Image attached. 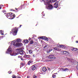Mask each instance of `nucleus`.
Instances as JSON below:
<instances>
[{"label": "nucleus", "mask_w": 78, "mask_h": 78, "mask_svg": "<svg viewBox=\"0 0 78 78\" xmlns=\"http://www.w3.org/2000/svg\"><path fill=\"white\" fill-rule=\"evenodd\" d=\"M56 1H57V0H52V2H53L54 3L56 2Z\"/></svg>", "instance_id": "32"}, {"label": "nucleus", "mask_w": 78, "mask_h": 78, "mask_svg": "<svg viewBox=\"0 0 78 78\" xmlns=\"http://www.w3.org/2000/svg\"><path fill=\"white\" fill-rule=\"evenodd\" d=\"M65 46H64V45H59V47L60 48H63L64 47H65Z\"/></svg>", "instance_id": "26"}, {"label": "nucleus", "mask_w": 78, "mask_h": 78, "mask_svg": "<svg viewBox=\"0 0 78 78\" xmlns=\"http://www.w3.org/2000/svg\"><path fill=\"white\" fill-rule=\"evenodd\" d=\"M16 46L18 47H20L22 46V44L17 43L16 44Z\"/></svg>", "instance_id": "12"}, {"label": "nucleus", "mask_w": 78, "mask_h": 78, "mask_svg": "<svg viewBox=\"0 0 78 78\" xmlns=\"http://www.w3.org/2000/svg\"><path fill=\"white\" fill-rule=\"evenodd\" d=\"M47 70V69H46L45 67H44L42 69V70L43 72H46Z\"/></svg>", "instance_id": "15"}, {"label": "nucleus", "mask_w": 78, "mask_h": 78, "mask_svg": "<svg viewBox=\"0 0 78 78\" xmlns=\"http://www.w3.org/2000/svg\"><path fill=\"white\" fill-rule=\"evenodd\" d=\"M46 8L48 9H52L53 8V6L51 4H49L46 6Z\"/></svg>", "instance_id": "3"}, {"label": "nucleus", "mask_w": 78, "mask_h": 78, "mask_svg": "<svg viewBox=\"0 0 78 78\" xmlns=\"http://www.w3.org/2000/svg\"><path fill=\"white\" fill-rule=\"evenodd\" d=\"M48 45H46L44 46V49H47V48H48Z\"/></svg>", "instance_id": "18"}, {"label": "nucleus", "mask_w": 78, "mask_h": 78, "mask_svg": "<svg viewBox=\"0 0 78 78\" xmlns=\"http://www.w3.org/2000/svg\"><path fill=\"white\" fill-rule=\"evenodd\" d=\"M27 78H30V76H27Z\"/></svg>", "instance_id": "44"}, {"label": "nucleus", "mask_w": 78, "mask_h": 78, "mask_svg": "<svg viewBox=\"0 0 78 78\" xmlns=\"http://www.w3.org/2000/svg\"><path fill=\"white\" fill-rule=\"evenodd\" d=\"M0 38H1V37H0Z\"/></svg>", "instance_id": "60"}, {"label": "nucleus", "mask_w": 78, "mask_h": 78, "mask_svg": "<svg viewBox=\"0 0 78 78\" xmlns=\"http://www.w3.org/2000/svg\"><path fill=\"white\" fill-rule=\"evenodd\" d=\"M20 56H18V58H20Z\"/></svg>", "instance_id": "50"}, {"label": "nucleus", "mask_w": 78, "mask_h": 78, "mask_svg": "<svg viewBox=\"0 0 78 78\" xmlns=\"http://www.w3.org/2000/svg\"><path fill=\"white\" fill-rule=\"evenodd\" d=\"M22 65H23V66L24 64L23 63H22Z\"/></svg>", "instance_id": "47"}, {"label": "nucleus", "mask_w": 78, "mask_h": 78, "mask_svg": "<svg viewBox=\"0 0 78 78\" xmlns=\"http://www.w3.org/2000/svg\"><path fill=\"white\" fill-rule=\"evenodd\" d=\"M16 42H21V40L20 39H17Z\"/></svg>", "instance_id": "17"}, {"label": "nucleus", "mask_w": 78, "mask_h": 78, "mask_svg": "<svg viewBox=\"0 0 78 78\" xmlns=\"http://www.w3.org/2000/svg\"><path fill=\"white\" fill-rule=\"evenodd\" d=\"M31 38L29 37V41H31Z\"/></svg>", "instance_id": "43"}, {"label": "nucleus", "mask_w": 78, "mask_h": 78, "mask_svg": "<svg viewBox=\"0 0 78 78\" xmlns=\"http://www.w3.org/2000/svg\"><path fill=\"white\" fill-rule=\"evenodd\" d=\"M21 26H22V25H20V26L19 27H18V28H20V27H21Z\"/></svg>", "instance_id": "37"}, {"label": "nucleus", "mask_w": 78, "mask_h": 78, "mask_svg": "<svg viewBox=\"0 0 78 78\" xmlns=\"http://www.w3.org/2000/svg\"><path fill=\"white\" fill-rule=\"evenodd\" d=\"M24 58H31V55H27L25 54L23 56Z\"/></svg>", "instance_id": "10"}, {"label": "nucleus", "mask_w": 78, "mask_h": 78, "mask_svg": "<svg viewBox=\"0 0 78 78\" xmlns=\"http://www.w3.org/2000/svg\"><path fill=\"white\" fill-rule=\"evenodd\" d=\"M28 51L30 53V54H32L33 52L32 51V50H29Z\"/></svg>", "instance_id": "24"}, {"label": "nucleus", "mask_w": 78, "mask_h": 78, "mask_svg": "<svg viewBox=\"0 0 78 78\" xmlns=\"http://www.w3.org/2000/svg\"><path fill=\"white\" fill-rule=\"evenodd\" d=\"M10 11H15V10H13V9H11Z\"/></svg>", "instance_id": "42"}, {"label": "nucleus", "mask_w": 78, "mask_h": 78, "mask_svg": "<svg viewBox=\"0 0 78 78\" xmlns=\"http://www.w3.org/2000/svg\"><path fill=\"white\" fill-rule=\"evenodd\" d=\"M52 50H53V49H49L48 51H47V53H50V52L51 51H52Z\"/></svg>", "instance_id": "21"}, {"label": "nucleus", "mask_w": 78, "mask_h": 78, "mask_svg": "<svg viewBox=\"0 0 78 78\" xmlns=\"http://www.w3.org/2000/svg\"><path fill=\"white\" fill-rule=\"evenodd\" d=\"M33 56H34V55H33Z\"/></svg>", "instance_id": "58"}, {"label": "nucleus", "mask_w": 78, "mask_h": 78, "mask_svg": "<svg viewBox=\"0 0 78 78\" xmlns=\"http://www.w3.org/2000/svg\"><path fill=\"white\" fill-rule=\"evenodd\" d=\"M72 50L73 51H78V49L76 48H73V49H72Z\"/></svg>", "instance_id": "14"}, {"label": "nucleus", "mask_w": 78, "mask_h": 78, "mask_svg": "<svg viewBox=\"0 0 78 78\" xmlns=\"http://www.w3.org/2000/svg\"><path fill=\"white\" fill-rule=\"evenodd\" d=\"M12 49L11 48H9L6 51V53H11L12 52Z\"/></svg>", "instance_id": "5"}, {"label": "nucleus", "mask_w": 78, "mask_h": 78, "mask_svg": "<svg viewBox=\"0 0 78 78\" xmlns=\"http://www.w3.org/2000/svg\"><path fill=\"white\" fill-rule=\"evenodd\" d=\"M76 43H78V41H76Z\"/></svg>", "instance_id": "46"}, {"label": "nucleus", "mask_w": 78, "mask_h": 78, "mask_svg": "<svg viewBox=\"0 0 78 78\" xmlns=\"http://www.w3.org/2000/svg\"><path fill=\"white\" fill-rule=\"evenodd\" d=\"M15 15V14L9 12L7 14L6 16L9 19H13L16 17V16Z\"/></svg>", "instance_id": "1"}, {"label": "nucleus", "mask_w": 78, "mask_h": 78, "mask_svg": "<svg viewBox=\"0 0 78 78\" xmlns=\"http://www.w3.org/2000/svg\"><path fill=\"white\" fill-rule=\"evenodd\" d=\"M30 44H34V41H33L31 40L30 42Z\"/></svg>", "instance_id": "25"}, {"label": "nucleus", "mask_w": 78, "mask_h": 78, "mask_svg": "<svg viewBox=\"0 0 78 78\" xmlns=\"http://www.w3.org/2000/svg\"><path fill=\"white\" fill-rule=\"evenodd\" d=\"M58 53H55V56H58Z\"/></svg>", "instance_id": "33"}, {"label": "nucleus", "mask_w": 78, "mask_h": 78, "mask_svg": "<svg viewBox=\"0 0 78 78\" xmlns=\"http://www.w3.org/2000/svg\"><path fill=\"white\" fill-rule=\"evenodd\" d=\"M58 4H59V2L58 1H57L54 4V5H58Z\"/></svg>", "instance_id": "20"}, {"label": "nucleus", "mask_w": 78, "mask_h": 78, "mask_svg": "<svg viewBox=\"0 0 78 78\" xmlns=\"http://www.w3.org/2000/svg\"><path fill=\"white\" fill-rule=\"evenodd\" d=\"M76 69L78 70V64L77 65V66L76 67Z\"/></svg>", "instance_id": "38"}, {"label": "nucleus", "mask_w": 78, "mask_h": 78, "mask_svg": "<svg viewBox=\"0 0 78 78\" xmlns=\"http://www.w3.org/2000/svg\"><path fill=\"white\" fill-rule=\"evenodd\" d=\"M14 29H13L12 30V31L11 32H10V33H12L13 32V31H14Z\"/></svg>", "instance_id": "34"}, {"label": "nucleus", "mask_w": 78, "mask_h": 78, "mask_svg": "<svg viewBox=\"0 0 78 78\" xmlns=\"http://www.w3.org/2000/svg\"><path fill=\"white\" fill-rule=\"evenodd\" d=\"M62 78H66L65 77H62Z\"/></svg>", "instance_id": "55"}, {"label": "nucleus", "mask_w": 78, "mask_h": 78, "mask_svg": "<svg viewBox=\"0 0 78 78\" xmlns=\"http://www.w3.org/2000/svg\"><path fill=\"white\" fill-rule=\"evenodd\" d=\"M16 50L18 53H20V55H23V51L21 48H18L16 49Z\"/></svg>", "instance_id": "2"}, {"label": "nucleus", "mask_w": 78, "mask_h": 78, "mask_svg": "<svg viewBox=\"0 0 78 78\" xmlns=\"http://www.w3.org/2000/svg\"><path fill=\"white\" fill-rule=\"evenodd\" d=\"M12 78H16V76H12Z\"/></svg>", "instance_id": "30"}, {"label": "nucleus", "mask_w": 78, "mask_h": 78, "mask_svg": "<svg viewBox=\"0 0 78 78\" xmlns=\"http://www.w3.org/2000/svg\"><path fill=\"white\" fill-rule=\"evenodd\" d=\"M12 45H13L14 46H15V45L16 46V42H13L12 43Z\"/></svg>", "instance_id": "22"}, {"label": "nucleus", "mask_w": 78, "mask_h": 78, "mask_svg": "<svg viewBox=\"0 0 78 78\" xmlns=\"http://www.w3.org/2000/svg\"><path fill=\"white\" fill-rule=\"evenodd\" d=\"M67 60L68 61H70V59L69 58H67Z\"/></svg>", "instance_id": "39"}, {"label": "nucleus", "mask_w": 78, "mask_h": 78, "mask_svg": "<svg viewBox=\"0 0 78 78\" xmlns=\"http://www.w3.org/2000/svg\"><path fill=\"white\" fill-rule=\"evenodd\" d=\"M15 9H16V10H18V9L16 8Z\"/></svg>", "instance_id": "49"}, {"label": "nucleus", "mask_w": 78, "mask_h": 78, "mask_svg": "<svg viewBox=\"0 0 78 78\" xmlns=\"http://www.w3.org/2000/svg\"><path fill=\"white\" fill-rule=\"evenodd\" d=\"M54 56L55 55H50L48 56V58L54 60V59H56V57H55Z\"/></svg>", "instance_id": "4"}, {"label": "nucleus", "mask_w": 78, "mask_h": 78, "mask_svg": "<svg viewBox=\"0 0 78 78\" xmlns=\"http://www.w3.org/2000/svg\"><path fill=\"white\" fill-rule=\"evenodd\" d=\"M56 75L55 74H53L52 75V77L53 78H56Z\"/></svg>", "instance_id": "23"}, {"label": "nucleus", "mask_w": 78, "mask_h": 78, "mask_svg": "<svg viewBox=\"0 0 78 78\" xmlns=\"http://www.w3.org/2000/svg\"><path fill=\"white\" fill-rule=\"evenodd\" d=\"M34 45H37V42H34Z\"/></svg>", "instance_id": "29"}, {"label": "nucleus", "mask_w": 78, "mask_h": 78, "mask_svg": "<svg viewBox=\"0 0 78 78\" xmlns=\"http://www.w3.org/2000/svg\"><path fill=\"white\" fill-rule=\"evenodd\" d=\"M8 73L9 74H10V73H12V72L11 71H9L8 72Z\"/></svg>", "instance_id": "36"}, {"label": "nucleus", "mask_w": 78, "mask_h": 78, "mask_svg": "<svg viewBox=\"0 0 78 78\" xmlns=\"http://www.w3.org/2000/svg\"><path fill=\"white\" fill-rule=\"evenodd\" d=\"M46 1H48V0H45Z\"/></svg>", "instance_id": "54"}, {"label": "nucleus", "mask_w": 78, "mask_h": 78, "mask_svg": "<svg viewBox=\"0 0 78 78\" xmlns=\"http://www.w3.org/2000/svg\"><path fill=\"white\" fill-rule=\"evenodd\" d=\"M50 61H51V60Z\"/></svg>", "instance_id": "59"}, {"label": "nucleus", "mask_w": 78, "mask_h": 78, "mask_svg": "<svg viewBox=\"0 0 78 78\" xmlns=\"http://www.w3.org/2000/svg\"><path fill=\"white\" fill-rule=\"evenodd\" d=\"M33 78H35V77H34V76H33Z\"/></svg>", "instance_id": "56"}, {"label": "nucleus", "mask_w": 78, "mask_h": 78, "mask_svg": "<svg viewBox=\"0 0 78 78\" xmlns=\"http://www.w3.org/2000/svg\"><path fill=\"white\" fill-rule=\"evenodd\" d=\"M13 29H14L13 30V33H14V34H16V33H17V30H18V29H17L16 27H15V28Z\"/></svg>", "instance_id": "9"}, {"label": "nucleus", "mask_w": 78, "mask_h": 78, "mask_svg": "<svg viewBox=\"0 0 78 78\" xmlns=\"http://www.w3.org/2000/svg\"><path fill=\"white\" fill-rule=\"evenodd\" d=\"M55 6L54 7L55 8H57L58 7V6H59V5H54Z\"/></svg>", "instance_id": "27"}, {"label": "nucleus", "mask_w": 78, "mask_h": 78, "mask_svg": "<svg viewBox=\"0 0 78 78\" xmlns=\"http://www.w3.org/2000/svg\"><path fill=\"white\" fill-rule=\"evenodd\" d=\"M69 70V69H67V68H66L65 69H63V71H65V72H66V70Z\"/></svg>", "instance_id": "28"}, {"label": "nucleus", "mask_w": 78, "mask_h": 78, "mask_svg": "<svg viewBox=\"0 0 78 78\" xmlns=\"http://www.w3.org/2000/svg\"><path fill=\"white\" fill-rule=\"evenodd\" d=\"M21 59L22 61H24L25 60V59L23 58H21Z\"/></svg>", "instance_id": "35"}, {"label": "nucleus", "mask_w": 78, "mask_h": 78, "mask_svg": "<svg viewBox=\"0 0 78 78\" xmlns=\"http://www.w3.org/2000/svg\"><path fill=\"white\" fill-rule=\"evenodd\" d=\"M4 13V12H6V11L5 10H3L2 11Z\"/></svg>", "instance_id": "41"}, {"label": "nucleus", "mask_w": 78, "mask_h": 78, "mask_svg": "<svg viewBox=\"0 0 78 78\" xmlns=\"http://www.w3.org/2000/svg\"><path fill=\"white\" fill-rule=\"evenodd\" d=\"M17 78H21V77H20V76H18L17 77Z\"/></svg>", "instance_id": "45"}, {"label": "nucleus", "mask_w": 78, "mask_h": 78, "mask_svg": "<svg viewBox=\"0 0 78 78\" xmlns=\"http://www.w3.org/2000/svg\"><path fill=\"white\" fill-rule=\"evenodd\" d=\"M33 56H34V55H33Z\"/></svg>", "instance_id": "57"}, {"label": "nucleus", "mask_w": 78, "mask_h": 78, "mask_svg": "<svg viewBox=\"0 0 78 78\" xmlns=\"http://www.w3.org/2000/svg\"><path fill=\"white\" fill-rule=\"evenodd\" d=\"M48 68V70H50V68H48V67H47Z\"/></svg>", "instance_id": "40"}, {"label": "nucleus", "mask_w": 78, "mask_h": 78, "mask_svg": "<svg viewBox=\"0 0 78 78\" xmlns=\"http://www.w3.org/2000/svg\"><path fill=\"white\" fill-rule=\"evenodd\" d=\"M32 61L31 60H30L28 62V63L27 64H28V65H30V64H32Z\"/></svg>", "instance_id": "16"}, {"label": "nucleus", "mask_w": 78, "mask_h": 78, "mask_svg": "<svg viewBox=\"0 0 78 78\" xmlns=\"http://www.w3.org/2000/svg\"><path fill=\"white\" fill-rule=\"evenodd\" d=\"M34 77L35 78H38V76H34Z\"/></svg>", "instance_id": "31"}, {"label": "nucleus", "mask_w": 78, "mask_h": 78, "mask_svg": "<svg viewBox=\"0 0 78 78\" xmlns=\"http://www.w3.org/2000/svg\"><path fill=\"white\" fill-rule=\"evenodd\" d=\"M24 42H25V43H28L29 42V41L28 40H25L24 41Z\"/></svg>", "instance_id": "19"}, {"label": "nucleus", "mask_w": 78, "mask_h": 78, "mask_svg": "<svg viewBox=\"0 0 78 78\" xmlns=\"http://www.w3.org/2000/svg\"><path fill=\"white\" fill-rule=\"evenodd\" d=\"M54 50L57 51H61V48H58L57 47H54L53 48Z\"/></svg>", "instance_id": "6"}, {"label": "nucleus", "mask_w": 78, "mask_h": 78, "mask_svg": "<svg viewBox=\"0 0 78 78\" xmlns=\"http://www.w3.org/2000/svg\"><path fill=\"white\" fill-rule=\"evenodd\" d=\"M31 69L32 70H35V69H36V66L35 65H33L31 67Z\"/></svg>", "instance_id": "13"}, {"label": "nucleus", "mask_w": 78, "mask_h": 78, "mask_svg": "<svg viewBox=\"0 0 78 78\" xmlns=\"http://www.w3.org/2000/svg\"><path fill=\"white\" fill-rule=\"evenodd\" d=\"M10 54L11 56H16V55H17V53H16V52L14 51L12 52L11 53H10Z\"/></svg>", "instance_id": "8"}, {"label": "nucleus", "mask_w": 78, "mask_h": 78, "mask_svg": "<svg viewBox=\"0 0 78 78\" xmlns=\"http://www.w3.org/2000/svg\"><path fill=\"white\" fill-rule=\"evenodd\" d=\"M0 9H1V6H0Z\"/></svg>", "instance_id": "52"}, {"label": "nucleus", "mask_w": 78, "mask_h": 78, "mask_svg": "<svg viewBox=\"0 0 78 78\" xmlns=\"http://www.w3.org/2000/svg\"><path fill=\"white\" fill-rule=\"evenodd\" d=\"M54 74H55H55H57V73H54Z\"/></svg>", "instance_id": "51"}, {"label": "nucleus", "mask_w": 78, "mask_h": 78, "mask_svg": "<svg viewBox=\"0 0 78 78\" xmlns=\"http://www.w3.org/2000/svg\"><path fill=\"white\" fill-rule=\"evenodd\" d=\"M6 14V13H4V14H5V15Z\"/></svg>", "instance_id": "53"}, {"label": "nucleus", "mask_w": 78, "mask_h": 78, "mask_svg": "<svg viewBox=\"0 0 78 78\" xmlns=\"http://www.w3.org/2000/svg\"><path fill=\"white\" fill-rule=\"evenodd\" d=\"M63 53L65 55H66V56H67L69 55V53L67 51H63Z\"/></svg>", "instance_id": "11"}, {"label": "nucleus", "mask_w": 78, "mask_h": 78, "mask_svg": "<svg viewBox=\"0 0 78 78\" xmlns=\"http://www.w3.org/2000/svg\"><path fill=\"white\" fill-rule=\"evenodd\" d=\"M40 39H44V40H45L46 41H48V38L44 37V36H43V37H40Z\"/></svg>", "instance_id": "7"}, {"label": "nucleus", "mask_w": 78, "mask_h": 78, "mask_svg": "<svg viewBox=\"0 0 78 78\" xmlns=\"http://www.w3.org/2000/svg\"><path fill=\"white\" fill-rule=\"evenodd\" d=\"M2 35H4V34L2 33Z\"/></svg>", "instance_id": "48"}]
</instances>
